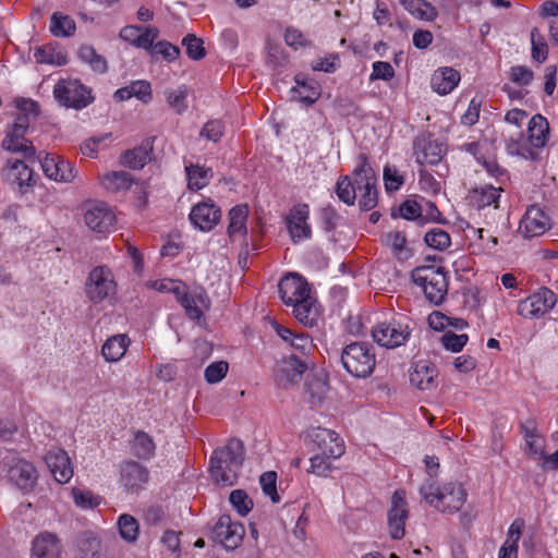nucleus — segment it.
Instances as JSON below:
<instances>
[{
    "instance_id": "nucleus-1",
    "label": "nucleus",
    "mask_w": 558,
    "mask_h": 558,
    "mask_svg": "<svg viewBox=\"0 0 558 558\" xmlns=\"http://www.w3.org/2000/svg\"><path fill=\"white\" fill-rule=\"evenodd\" d=\"M145 286L160 293H172L191 319L199 320L209 307V299L202 288L190 289L180 280L169 278L148 280Z\"/></svg>"
},
{
    "instance_id": "nucleus-2",
    "label": "nucleus",
    "mask_w": 558,
    "mask_h": 558,
    "mask_svg": "<svg viewBox=\"0 0 558 558\" xmlns=\"http://www.w3.org/2000/svg\"><path fill=\"white\" fill-rule=\"evenodd\" d=\"M418 493L429 507L448 514L460 511L468 497L464 486L459 482H448L437 486L428 480L420 486Z\"/></svg>"
},
{
    "instance_id": "nucleus-3",
    "label": "nucleus",
    "mask_w": 558,
    "mask_h": 558,
    "mask_svg": "<svg viewBox=\"0 0 558 558\" xmlns=\"http://www.w3.org/2000/svg\"><path fill=\"white\" fill-rule=\"evenodd\" d=\"M243 445L239 439H231L225 447L215 450L209 466L213 480L222 486L234 485L243 463Z\"/></svg>"
},
{
    "instance_id": "nucleus-4",
    "label": "nucleus",
    "mask_w": 558,
    "mask_h": 558,
    "mask_svg": "<svg viewBox=\"0 0 558 558\" xmlns=\"http://www.w3.org/2000/svg\"><path fill=\"white\" fill-rule=\"evenodd\" d=\"M84 292L93 305L112 303L118 293V282L112 269L106 265L94 267L86 277Z\"/></svg>"
},
{
    "instance_id": "nucleus-5",
    "label": "nucleus",
    "mask_w": 558,
    "mask_h": 558,
    "mask_svg": "<svg viewBox=\"0 0 558 558\" xmlns=\"http://www.w3.org/2000/svg\"><path fill=\"white\" fill-rule=\"evenodd\" d=\"M341 363L345 371L354 377L369 376L376 365V355L372 344L352 342L343 348Z\"/></svg>"
},
{
    "instance_id": "nucleus-6",
    "label": "nucleus",
    "mask_w": 558,
    "mask_h": 558,
    "mask_svg": "<svg viewBox=\"0 0 558 558\" xmlns=\"http://www.w3.org/2000/svg\"><path fill=\"white\" fill-rule=\"evenodd\" d=\"M413 282L424 292L427 300L439 304L445 300L448 290L446 275L440 267L421 266L412 271Z\"/></svg>"
},
{
    "instance_id": "nucleus-7",
    "label": "nucleus",
    "mask_w": 558,
    "mask_h": 558,
    "mask_svg": "<svg viewBox=\"0 0 558 558\" xmlns=\"http://www.w3.org/2000/svg\"><path fill=\"white\" fill-rule=\"evenodd\" d=\"M412 329L405 319L392 318L376 324L372 329L374 341L380 347L396 349L407 344Z\"/></svg>"
},
{
    "instance_id": "nucleus-8",
    "label": "nucleus",
    "mask_w": 558,
    "mask_h": 558,
    "mask_svg": "<svg viewBox=\"0 0 558 558\" xmlns=\"http://www.w3.org/2000/svg\"><path fill=\"white\" fill-rule=\"evenodd\" d=\"M356 185V199L363 210L373 209L378 202L377 178L365 157L353 171Z\"/></svg>"
},
{
    "instance_id": "nucleus-9",
    "label": "nucleus",
    "mask_w": 558,
    "mask_h": 558,
    "mask_svg": "<svg viewBox=\"0 0 558 558\" xmlns=\"http://www.w3.org/2000/svg\"><path fill=\"white\" fill-rule=\"evenodd\" d=\"M53 96L64 107L82 109L92 102L90 90L80 81L60 80L53 88Z\"/></svg>"
},
{
    "instance_id": "nucleus-10",
    "label": "nucleus",
    "mask_w": 558,
    "mask_h": 558,
    "mask_svg": "<svg viewBox=\"0 0 558 558\" xmlns=\"http://www.w3.org/2000/svg\"><path fill=\"white\" fill-rule=\"evenodd\" d=\"M83 221L90 231L107 234L114 228L116 215L105 202L92 201L83 207Z\"/></svg>"
},
{
    "instance_id": "nucleus-11",
    "label": "nucleus",
    "mask_w": 558,
    "mask_h": 558,
    "mask_svg": "<svg viewBox=\"0 0 558 558\" xmlns=\"http://www.w3.org/2000/svg\"><path fill=\"white\" fill-rule=\"evenodd\" d=\"M556 303V294L548 288L543 287L527 298L520 300L517 306V313L525 319H535L550 312Z\"/></svg>"
},
{
    "instance_id": "nucleus-12",
    "label": "nucleus",
    "mask_w": 558,
    "mask_h": 558,
    "mask_svg": "<svg viewBox=\"0 0 558 558\" xmlns=\"http://www.w3.org/2000/svg\"><path fill=\"white\" fill-rule=\"evenodd\" d=\"M28 129V119L26 114H20L13 125L7 131L1 143L2 149L13 154H21L24 158L35 156V147L31 141L25 137Z\"/></svg>"
},
{
    "instance_id": "nucleus-13",
    "label": "nucleus",
    "mask_w": 558,
    "mask_h": 558,
    "mask_svg": "<svg viewBox=\"0 0 558 558\" xmlns=\"http://www.w3.org/2000/svg\"><path fill=\"white\" fill-rule=\"evenodd\" d=\"M0 177L3 182L12 187H17L21 192L35 184L34 171L26 162L17 158H8L0 168Z\"/></svg>"
},
{
    "instance_id": "nucleus-14",
    "label": "nucleus",
    "mask_w": 558,
    "mask_h": 558,
    "mask_svg": "<svg viewBox=\"0 0 558 558\" xmlns=\"http://www.w3.org/2000/svg\"><path fill=\"white\" fill-rule=\"evenodd\" d=\"M308 437L316 453L327 454L329 458H341L345 451L343 440L331 429L315 427L311 429Z\"/></svg>"
},
{
    "instance_id": "nucleus-15",
    "label": "nucleus",
    "mask_w": 558,
    "mask_h": 558,
    "mask_svg": "<svg viewBox=\"0 0 558 558\" xmlns=\"http://www.w3.org/2000/svg\"><path fill=\"white\" fill-rule=\"evenodd\" d=\"M245 530L242 523L233 522L230 515H221L213 530V537L226 549L232 550L242 543Z\"/></svg>"
},
{
    "instance_id": "nucleus-16",
    "label": "nucleus",
    "mask_w": 558,
    "mask_h": 558,
    "mask_svg": "<svg viewBox=\"0 0 558 558\" xmlns=\"http://www.w3.org/2000/svg\"><path fill=\"white\" fill-rule=\"evenodd\" d=\"M551 221L549 216L539 206H530L519 223V233L525 238L531 239L543 235L550 229Z\"/></svg>"
},
{
    "instance_id": "nucleus-17",
    "label": "nucleus",
    "mask_w": 558,
    "mask_h": 558,
    "mask_svg": "<svg viewBox=\"0 0 558 558\" xmlns=\"http://www.w3.org/2000/svg\"><path fill=\"white\" fill-rule=\"evenodd\" d=\"M45 175L59 183H72L77 177V170L71 161L59 155L47 154L41 160Z\"/></svg>"
},
{
    "instance_id": "nucleus-18",
    "label": "nucleus",
    "mask_w": 558,
    "mask_h": 558,
    "mask_svg": "<svg viewBox=\"0 0 558 558\" xmlns=\"http://www.w3.org/2000/svg\"><path fill=\"white\" fill-rule=\"evenodd\" d=\"M308 218L310 207L307 204H296L291 208L287 217V227L293 243L308 240L312 236Z\"/></svg>"
},
{
    "instance_id": "nucleus-19",
    "label": "nucleus",
    "mask_w": 558,
    "mask_h": 558,
    "mask_svg": "<svg viewBox=\"0 0 558 558\" xmlns=\"http://www.w3.org/2000/svg\"><path fill=\"white\" fill-rule=\"evenodd\" d=\"M279 293L281 300L288 306L312 296L307 282L295 274L288 275L280 280Z\"/></svg>"
},
{
    "instance_id": "nucleus-20",
    "label": "nucleus",
    "mask_w": 558,
    "mask_h": 558,
    "mask_svg": "<svg viewBox=\"0 0 558 558\" xmlns=\"http://www.w3.org/2000/svg\"><path fill=\"white\" fill-rule=\"evenodd\" d=\"M45 462L58 483L66 484L73 477L74 471L71 459L63 449L49 450L45 456Z\"/></svg>"
},
{
    "instance_id": "nucleus-21",
    "label": "nucleus",
    "mask_w": 558,
    "mask_h": 558,
    "mask_svg": "<svg viewBox=\"0 0 558 558\" xmlns=\"http://www.w3.org/2000/svg\"><path fill=\"white\" fill-rule=\"evenodd\" d=\"M8 478L19 489L31 492L37 483L38 474L31 462L16 460L9 466Z\"/></svg>"
},
{
    "instance_id": "nucleus-22",
    "label": "nucleus",
    "mask_w": 558,
    "mask_h": 558,
    "mask_svg": "<svg viewBox=\"0 0 558 558\" xmlns=\"http://www.w3.org/2000/svg\"><path fill=\"white\" fill-rule=\"evenodd\" d=\"M148 481V471L135 461H126L120 466V484L129 493L143 489Z\"/></svg>"
},
{
    "instance_id": "nucleus-23",
    "label": "nucleus",
    "mask_w": 558,
    "mask_h": 558,
    "mask_svg": "<svg viewBox=\"0 0 558 558\" xmlns=\"http://www.w3.org/2000/svg\"><path fill=\"white\" fill-rule=\"evenodd\" d=\"M305 369L306 363L292 354L277 363L275 376L280 385L286 386L300 380Z\"/></svg>"
},
{
    "instance_id": "nucleus-24",
    "label": "nucleus",
    "mask_w": 558,
    "mask_h": 558,
    "mask_svg": "<svg viewBox=\"0 0 558 558\" xmlns=\"http://www.w3.org/2000/svg\"><path fill=\"white\" fill-rule=\"evenodd\" d=\"M220 209L211 202L195 205L190 213L191 222L202 231L211 230L220 220Z\"/></svg>"
},
{
    "instance_id": "nucleus-25",
    "label": "nucleus",
    "mask_w": 558,
    "mask_h": 558,
    "mask_svg": "<svg viewBox=\"0 0 558 558\" xmlns=\"http://www.w3.org/2000/svg\"><path fill=\"white\" fill-rule=\"evenodd\" d=\"M31 558H61L58 537L49 532L38 534L32 543Z\"/></svg>"
},
{
    "instance_id": "nucleus-26",
    "label": "nucleus",
    "mask_w": 558,
    "mask_h": 558,
    "mask_svg": "<svg viewBox=\"0 0 558 558\" xmlns=\"http://www.w3.org/2000/svg\"><path fill=\"white\" fill-rule=\"evenodd\" d=\"M320 97V87L314 80L303 74L295 76V85L291 88V98L305 106L313 105Z\"/></svg>"
},
{
    "instance_id": "nucleus-27",
    "label": "nucleus",
    "mask_w": 558,
    "mask_h": 558,
    "mask_svg": "<svg viewBox=\"0 0 558 558\" xmlns=\"http://www.w3.org/2000/svg\"><path fill=\"white\" fill-rule=\"evenodd\" d=\"M274 329L287 345L302 355L310 353L314 347L312 338L305 332H294L278 323H274Z\"/></svg>"
},
{
    "instance_id": "nucleus-28",
    "label": "nucleus",
    "mask_w": 558,
    "mask_h": 558,
    "mask_svg": "<svg viewBox=\"0 0 558 558\" xmlns=\"http://www.w3.org/2000/svg\"><path fill=\"white\" fill-rule=\"evenodd\" d=\"M460 73L450 66L437 69L430 78L433 90L439 95L450 94L459 84Z\"/></svg>"
},
{
    "instance_id": "nucleus-29",
    "label": "nucleus",
    "mask_w": 558,
    "mask_h": 558,
    "mask_svg": "<svg viewBox=\"0 0 558 558\" xmlns=\"http://www.w3.org/2000/svg\"><path fill=\"white\" fill-rule=\"evenodd\" d=\"M248 213L250 210L247 205L234 206L229 211L228 234L233 242H245L247 234L246 220Z\"/></svg>"
},
{
    "instance_id": "nucleus-30",
    "label": "nucleus",
    "mask_w": 558,
    "mask_h": 558,
    "mask_svg": "<svg viewBox=\"0 0 558 558\" xmlns=\"http://www.w3.org/2000/svg\"><path fill=\"white\" fill-rule=\"evenodd\" d=\"M436 368L427 361L415 362L409 373L410 383L420 390L430 389L435 384Z\"/></svg>"
},
{
    "instance_id": "nucleus-31",
    "label": "nucleus",
    "mask_w": 558,
    "mask_h": 558,
    "mask_svg": "<svg viewBox=\"0 0 558 558\" xmlns=\"http://www.w3.org/2000/svg\"><path fill=\"white\" fill-rule=\"evenodd\" d=\"M131 339L126 333H118L109 337L101 347V355L108 363H117L125 355Z\"/></svg>"
},
{
    "instance_id": "nucleus-32",
    "label": "nucleus",
    "mask_w": 558,
    "mask_h": 558,
    "mask_svg": "<svg viewBox=\"0 0 558 558\" xmlns=\"http://www.w3.org/2000/svg\"><path fill=\"white\" fill-rule=\"evenodd\" d=\"M294 317L305 327L317 325L320 317L319 305L315 298H305L292 305Z\"/></svg>"
},
{
    "instance_id": "nucleus-33",
    "label": "nucleus",
    "mask_w": 558,
    "mask_h": 558,
    "mask_svg": "<svg viewBox=\"0 0 558 558\" xmlns=\"http://www.w3.org/2000/svg\"><path fill=\"white\" fill-rule=\"evenodd\" d=\"M501 187H495L492 184H484L473 189L469 194V202L472 206L481 209L488 206L497 207Z\"/></svg>"
},
{
    "instance_id": "nucleus-34",
    "label": "nucleus",
    "mask_w": 558,
    "mask_h": 558,
    "mask_svg": "<svg viewBox=\"0 0 558 558\" xmlns=\"http://www.w3.org/2000/svg\"><path fill=\"white\" fill-rule=\"evenodd\" d=\"M549 124L542 114H534L527 124V137L530 146H534L537 150L543 148L548 142Z\"/></svg>"
},
{
    "instance_id": "nucleus-35",
    "label": "nucleus",
    "mask_w": 558,
    "mask_h": 558,
    "mask_svg": "<svg viewBox=\"0 0 558 558\" xmlns=\"http://www.w3.org/2000/svg\"><path fill=\"white\" fill-rule=\"evenodd\" d=\"M132 97L137 98L144 104H148L151 100L150 84L147 81L138 80L128 86L119 88L114 93V98L119 101H124Z\"/></svg>"
},
{
    "instance_id": "nucleus-36",
    "label": "nucleus",
    "mask_w": 558,
    "mask_h": 558,
    "mask_svg": "<svg viewBox=\"0 0 558 558\" xmlns=\"http://www.w3.org/2000/svg\"><path fill=\"white\" fill-rule=\"evenodd\" d=\"M100 185L109 192L118 193L128 191L134 180L133 177L125 171H111L98 177Z\"/></svg>"
},
{
    "instance_id": "nucleus-37",
    "label": "nucleus",
    "mask_w": 558,
    "mask_h": 558,
    "mask_svg": "<svg viewBox=\"0 0 558 558\" xmlns=\"http://www.w3.org/2000/svg\"><path fill=\"white\" fill-rule=\"evenodd\" d=\"M151 150V143L145 141L138 147L126 150L121 156V165L133 169H141L150 160Z\"/></svg>"
},
{
    "instance_id": "nucleus-38",
    "label": "nucleus",
    "mask_w": 558,
    "mask_h": 558,
    "mask_svg": "<svg viewBox=\"0 0 558 558\" xmlns=\"http://www.w3.org/2000/svg\"><path fill=\"white\" fill-rule=\"evenodd\" d=\"M187 187L198 191L208 185L213 178V170L198 163L185 162Z\"/></svg>"
},
{
    "instance_id": "nucleus-39",
    "label": "nucleus",
    "mask_w": 558,
    "mask_h": 558,
    "mask_svg": "<svg viewBox=\"0 0 558 558\" xmlns=\"http://www.w3.org/2000/svg\"><path fill=\"white\" fill-rule=\"evenodd\" d=\"M404 10H407L413 17L433 22L438 16L436 8L426 0H400Z\"/></svg>"
},
{
    "instance_id": "nucleus-40",
    "label": "nucleus",
    "mask_w": 558,
    "mask_h": 558,
    "mask_svg": "<svg viewBox=\"0 0 558 558\" xmlns=\"http://www.w3.org/2000/svg\"><path fill=\"white\" fill-rule=\"evenodd\" d=\"M506 150L511 156H518L523 159H535L537 156V149L534 146H530L529 137H524L522 134L517 136H510L506 141Z\"/></svg>"
},
{
    "instance_id": "nucleus-41",
    "label": "nucleus",
    "mask_w": 558,
    "mask_h": 558,
    "mask_svg": "<svg viewBox=\"0 0 558 558\" xmlns=\"http://www.w3.org/2000/svg\"><path fill=\"white\" fill-rule=\"evenodd\" d=\"M445 155V148L436 141H427L418 145L416 161L421 165H437Z\"/></svg>"
},
{
    "instance_id": "nucleus-42",
    "label": "nucleus",
    "mask_w": 558,
    "mask_h": 558,
    "mask_svg": "<svg viewBox=\"0 0 558 558\" xmlns=\"http://www.w3.org/2000/svg\"><path fill=\"white\" fill-rule=\"evenodd\" d=\"M100 539L90 533H86L76 541L75 558H100Z\"/></svg>"
},
{
    "instance_id": "nucleus-43",
    "label": "nucleus",
    "mask_w": 558,
    "mask_h": 558,
    "mask_svg": "<svg viewBox=\"0 0 558 558\" xmlns=\"http://www.w3.org/2000/svg\"><path fill=\"white\" fill-rule=\"evenodd\" d=\"M34 58L38 63L51 64V65H63L66 63L65 53L52 46L46 45L35 49Z\"/></svg>"
},
{
    "instance_id": "nucleus-44",
    "label": "nucleus",
    "mask_w": 558,
    "mask_h": 558,
    "mask_svg": "<svg viewBox=\"0 0 558 558\" xmlns=\"http://www.w3.org/2000/svg\"><path fill=\"white\" fill-rule=\"evenodd\" d=\"M132 452L140 459H149L155 452V442L145 432H136L131 442Z\"/></svg>"
},
{
    "instance_id": "nucleus-45",
    "label": "nucleus",
    "mask_w": 558,
    "mask_h": 558,
    "mask_svg": "<svg viewBox=\"0 0 558 558\" xmlns=\"http://www.w3.org/2000/svg\"><path fill=\"white\" fill-rule=\"evenodd\" d=\"M119 535L128 543L136 542L138 537L140 526L138 522L131 514H121L117 521Z\"/></svg>"
},
{
    "instance_id": "nucleus-46",
    "label": "nucleus",
    "mask_w": 558,
    "mask_h": 558,
    "mask_svg": "<svg viewBox=\"0 0 558 558\" xmlns=\"http://www.w3.org/2000/svg\"><path fill=\"white\" fill-rule=\"evenodd\" d=\"M75 22L69 15L53 13L50 22V32L57 37H69L75 33Z\"/></svg>"
},
{
    "instance_id": "nucleus-47",
    "label": "nucleus",
    "mask_w": 558,
    "mask_h": 558,
    "mask_svg": "<svg viewBox=\"0 0 558 558\" xmlns=\"http://www.w3.org/2000/svg\"><path fill=\"white\" fill-rule=\"evenodd\" d=\"M165 97L168 105L179 114L183 113L187 108L189 88L185 85H180L175 88H168L165 90Z\"/></svg>"
},
{
    "instance_id": "nucleus-48",
    "label": "nucleus",
    "mask_w": 558,
    "mask_h": 558,
    "mask_svg": "<svg viewBox=\"0 0 558 558\" xmlns=\"http://www.w3.org/2000/svg\"><path fill=\"white\" fill-rule=\"evenodd\" d=\"M71 494L75 506L83 510L94 509L101 502V497L89 489L73 487Z\"/></svg>"
},
{
    "instance_id": "nucleus-49",
    "label": "nucleus",
    "mask_w": 558,
    "mask_h": 558,
    "mask_svg": "<svg viewBox=\"0 0 558 558\" xmlns=\"http://www.w3.org/2000/svg\"><path fill=\"white\" fill-rule=\"evenodd\" d=\"M385 243L389 246L399 259H407L410 256V250L407 247L405 236L399 232H389L385 235Z\"/></svg>"
},
{
    "instance_id": "nucleus-50",
    "label": "nucleus",
    "mask_w": 558,
    "mask_h": 558,
    "mask_svg": "<svg viewBox=\"0 0 558 558\" xmlns=\"http://www.w3.org/2000/svg\"><path fill=\"white\" fill-rule=\"evenodd\" d=\"M338 459L339 458H329L327 454L315 453L310 459L311 466L307 472L320 477H327L333 469V461Z\"/></svg>"
},
{
    "instance_id": "nucleus-51",
    "label": "nucleus",
    "mask_w": 558,
    "mask_h": 558,
    "mask_svg": "<svg viewBox=\"0 0 558 558\" xmlns=\"http://www.w3.org/2000/svg\"><path fill=\"white\" fill-rule=\"evenodd\" d=\"M337 196L347 205H353L356 199L355 179L353 181L349 177L339 178L336 185Z\"/></svg>"
},
{
    "instance_id": "nucleus-52",
    "label": "nucleus",
    "mask_w": 558,
    "mask_h": 558,
    "mask_svg": "<svg viewBox=\"0 0 558 558\" xmlns=\"http://www.w3.org/2000/svg\"><path fill=\"white\" fill-rule=\"evenodd\" d=\"M305 391L312 403L320 402L327 395V381L320 377L313 376L305 381Z\"/></svg>"
},
{
    "instance_id": "nucleus-53",
    "label": "nucleus",
    "mask_w": 558,
    "mask_h": 558,
    "mask_svg": "<svg viewBox=\"0 0 558 558\" xmlns=\"http://www.w3.org/2000/svg\"><path fill=\"white\" fill-rule=\"evenodd\" d=\"M387 517L409 518V505L403 489H398L392 494Z\"/></svg>"
},
{
    "instance_id": "nucleus-54",
    "label": "nucleus",
    "mask_w": 558,
    "mask_h": 558,
    "mask_svg": "<svg viewBox=\"0 0 558 558\" xmlns=\"http://www.w3.org/2000/svg\"><path fill=\"white\" fill-rule=\"evenodd\" d=\"M78 57L82 61L88 63L94 71L99 73L107 71L106 60L92 46H82L78 50Z\"/></svg>"
},
{
    "instance_id": "nucleus-55",
    "label": "nucleus",
    "mask_w": 558,
    "mask_h": 558,
    "mask_svg": "<svg viewBox=\"0 0 558 558\" xmlns=\"http://www.w3.org/2000/svg\"><path fill=\"white\" fill-rule=\"evenodd\" d=\"M229 501L241 517L247 515L253 509V500L248 497L246 492L242 489L232 490L229 496Z\"/></svg>"
},
{
    "instance_id": "nucleus-56",
    "label": "nucleus",
    "mask_w": 558,
    "mask_h": 558,
    "mask_svg": "<svg viewBox=\"0 0 558 558\" xmlns=\"http://www.w3.org/2000/svg\"><path fill=\"white\" fill-rule=\"evenodd\" d=\"M525 451L536 460H541L545 452V440L534 430L525 432Z\"/></svg>"
},
{
    "instance_id": "nucleus-57",
    "label": "nucleus",
    "mask_w": 558,
    "mask_h": 558,
    "mask_svg": "<svg viewBox=\"0 0 558 558\" xmlns=\"http://www.w3.org/2000/svg\"><path fill=\"white\" fill-rule=\"evenodd\" d=\"M383 180L385 189L388 193L397 192L404 183L403 175L393 166H385Z\"/></svg>"
},
{
    "instance_id": "nucleus-58",
    "label": "nucleus",
    "mask_w": 558,
    "mask_h": 558,
    "mask_svg": "<svg viewBox=\"0 0 558 558\" xmlns=\"http://www.w3.org/2000/svg\"><path fill=\"white\" fill-rule=\"evenodd\" d=\"M425 243L435 250L442 251L450 245L449 234L440 228H433L425 234Z\"/></svg>"
},
{
    "instance_id": "nucleus-59",
    "label": "nucleus",
    "mask_w": 558,
    "mask_h": 558,
    "mask_svg": "<svg viewBox=\"0 0 558 558\" xmlns=\"http://www.w3.org/2000/svg\"><path fill=\"white\" fill-rule=\"evenodd\" d=\"M532 58L537 62H544L547 59L548 47L537 28L531 31Z\"/></svg>"
},
{
    "instance_id": "nucleus-60",
    "label": "nucleus",
    "mask_w": 558,
    "mask_h": 558,
    "mask_svg": "<svg viewBox=\"0 0 558 558\" xmlns=\"http://www.w3.org/2000/svg\"><path fill=\"white\" fill-rule=\"evenodd\" d=\"M229 365L227 362H214L205 368L204 377L208 384H217L226 377Z\"/></svg>"
},
{
    "instance_id": "nucleus-61",
    "label": "nucleus",
    "mask_w": 558,
    "mask_h": 558,
    "mask_svg": "<svg viewBox=\"0 0 558 558\" xmlns=\"http://www.w3.org/2000/svg\"><path fill=\"white\" fill-rule=\"evenodd\" d=\"M469 336L465 333L457 335L451 331H447L441 337V344L444 348L451 352H460L468 343Z\"/></svg>"
},
{
    "instance_id": "nucleus-62",
    "label": "nucleus",
    "mask_w": 558,
    "mask_h": 558,
    "mask_svg": "<svg viewBox=\"0 0 558 558\" xmlns=\"http://www.w3.org/2000/svg\"><path fill=\"white\" fill-rule=\"evenodd\" d=\"M183 46L186 49L187 56L193 60H199L205 57V48L203 40L194 35H187L183 38Z\"/></svg>"
},
{
    "instance_id": "nucleus-63",
    "label": "nucleus",
    "mask_w": 558,
    "mask_h": 558,
    "mask_svg": "<svg viewBox=\"0 0 558 558\" xmlns=\"http://www.w3.org/2000/svg\"><path fill=\"white\" fill-rule=\"evenodd\" d=\"M395 76L393 66L386 61H375L372 64V73L369 75V81H390Z\"/></svg>"
},
{
    "instance_id": "nucleus-64",
    "label": "nucleus",
    "mask_w": 558,
    "mask_h": 558,
    "mask_svg": "<svg viewBox=\"0 0 558 558\" xmlns=\"http://www.w3.org/2000/svg\"><path fill=\"white\" fill-rule=\"evenodd\" d=\"M311 66L313 71L332 73L339 68V56L337 53H330L324 58H317L313 60Z\"/></svg>"
}]
</instances>
